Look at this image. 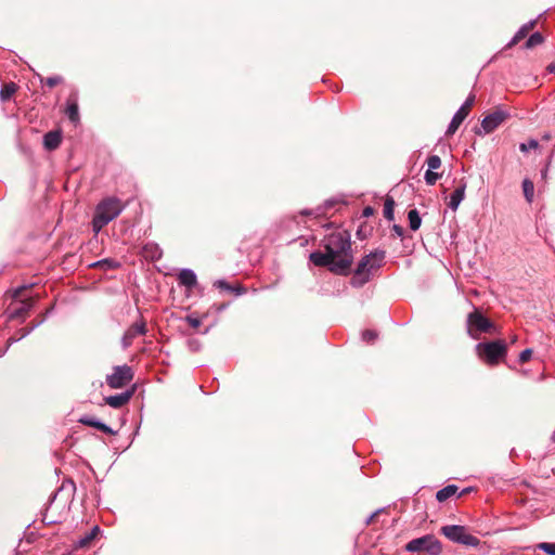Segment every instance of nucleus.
<instances>
[{"label":"nucleus","mask_w":555,"mask_h":555,"mask_svg":"<svg viewBox=\"0 0 555 555\" xmlns=\"http://www.w3.org/2000/svg\"><path fill=\"white\" fill-rule=\"evenodd\" d=\"M377 337L376 332L366 330L362 333V339L366 343H373Z\"/></svg>","instance_id":"33"},{"label":"nucleus","mask_w":555,"mask_h":555,"mask_svg":"<svg viewBox=\"0 0 555 555\" xmlns=\"http://www.w3.org/2000/svg\"><path fill=\"white\" fill-rule=\"evenodd\" d=\"M405 550L418 555H440L442 546L440 541L433 534H426L421 538L411 540Z\"/></svg>","instance_id":"5"},{"label":"nucleus","mask_w":555,"mask_h":555,"mask_svg":"<svg viewBox=\"0 0 555 555\" xmlns=\"http://www.w3.org/2000/svg\"><path fill=\"white\" fill-rule=\"evenodd\" d=\"M493 327V323L478 311L467 317V333L474 339H479L481 333H489Z\"/></svg>","instance_id":"7"},{"label":"nucleus","mask_w":555,"mask_h":555,"mask_svg":"<svg viewBox=\"0 0 555 555\" xmlns=\"http://www.w3.org/2000/svg\"><path fill=\"white\" fill-rule=\"evenodd\" d=\"M538 548L545 552L547 555H555V543L542 542L538 544Z\"/></svg>","instance_id":"32"},{"label":"nucleus","mask_w":555,"mask_h":555,"mask_svg":"<svg viewBox=\"0 0 555 555\" xmlns=\"http://www.w3.org/2000/svg\"><path fill=\"white\" fill-rule=\"evenodd\" d=\"M61 81H62V78H61L60 76L48 77V78L46 79V83H47V86H49L50 88L55 87V86H56V85H59Z\"/></svg>","instance_id":"36"},{"label":"nucleus","mask_w":555,"mask_h":555,"mask_svg":"<svg viewBox=\"0 0 555 555\" xmlns=\"http://www.w3.org/2000/svg\"><path fill=\"white\" fill-rule=\"evenodd\" d=\"M440 178L441 175L433 170H427L425 172V181L428 185H435Z\"/></svg>","instance_id":"30"},{"label":"nucleus","mask_w":555,"mask_h":555,"mask_svg":"<svg viewBox=\"0 0 555 555\" xmlns=\"http://www.w3.org/2000/svg\"><path fill=\"white\" fill-rule=\"evenodd\" d=\"M540 144L535 139H530L526 143L519 144V150L524 153L528 152L529 150H537L539 149Z\"/></svg>","instance_id":"29"},{"label":"nucleus","mask_w":555,"mask_h":555,"mask_svg":"<svg viewBox=\"0 0 555 555\" xmlns=\"http://www.w3.org/2000/svg\"><path fill=\"white\" fill-rule=\"evenodd\" d=\"M395 201L392 197L388 196L386 197L385 199V203H384V217L388 220V221H392L395 219Z\"/></svg>","instance_id":"22"},{"label":"nucleus","mask_w":555,"mask_h":555,"mask_svg":"<svg viewBox=\"0 0 555 555\" xmlns=\"http://www.w3.org/2000/svg\"><path fill=\"white\" fill-rule=\"evenodd\" d=\"M185 321H186V322H188V324H189L190 326H192L193 328H197V327H199V326H201V324H202V320H201L199 318H197V317H194V315H188V317L185 318Z\"/></svg>","instance_id":"34"},{"label":"nucleus","mask_w":555,"mask_h":555,"mask_svg":"<svg viewBox=\"0 0 555 555\" xmlns=\"http://www.w3.org/2000/svg\"><path fill=\"white\" fill-rule=\"evenodd\" d=\"M409 225L412 231H417L422 224V219L416 209H411L408 212Z\"/></svg>","instance_id":"21"},{"label":"nucleus","mask_w":555,"mask_h":555,"mask_svg":"<svg viewBox=\"0 0 555 555\" xmlns=\"http://www.w3.org/2000/svg\"><path fill=\"white\" fill-rule=\"evenodd\" d=\"M80 423L91 426V427H94L107 435L116 434L109 426H107L106 424L102 423L101 421H99L94 417L85 416V417L80 418Z\"/></svg>","instance_id":"18"},{"label":"nucleus","mask_w":555,"mask_h":555,"mask_svg":"<svg viewBox=\"0 0 555 555\" xmlns=\"http://www.w3.org/2000/svg\"><path fill=\"white\" fill-rule=\"evenodd\" d=\"M543 36L540 33H533L526 41V48L531 49L535 46H539L543 42Z\"/></svg>","instance_id":"27"},{"label":"nucleus","mask_w":555,"mask_h":555,"mask_svg":"<svg viewBox=\"0 0 555 555\" xmlns=\"http://www.w3.org/2000/svg\"><path fill=\"white\" fill-rule=\"evenodd\" d=\"M133 392L130 391V390H127L125 392H121V393H117V395H114V396H108L105 398V402L114 408V409H119L121 406H124L125 404H127L129 402V400L131 399Z\"/></svg>","instance_id":"12"},{"label":"nucleus","mask_w":555,"mask_h":555,"mask_svg":"<svg viewBox=\"0 0 555 555\" xmlns=\"http://www.w3.org/2000/svg\"><path fill=\"white\" fill-rule=\"evenodd\" d=\"M373 214V208L372 207H365L364 210H363V215L364 216H371Z\"/></svg>","instance_id":"39"},{"label":"nucleus","mask_w":555,"mask_h":555,"mask_svg":"<svg viewBox=\"0 0 555 555\" xmlns=\"http://www.w3.org/2000/svg\"><path fill=\"white\" fill-rule=\"evenodd\" d=\"M441 533L450 541L467 546H477L480 541L477 537L470 534L463 526L449 525L441 528Z\"/></svg>","instance_id":"6"},{"label":"nucleus","mask_w":555,"mask_h":555,"mask_svg":"<svg viewBox=\"0 0 555 555\" xmlns=\"http://www.w3.org/2000/svg\"><path fill=\"white\" fill-rule=\"evenodd\" d=\"M537 24V20L529 21L525 25H522L519 30L515 34L512 40L507 43L506 48H512L517 44L520 40H522L531 29L534 28Z\"/></svg>","instance_id":"14"},{"label":"nucleus","mask_w":555,"mask_h":555,"mask_svg":"<svg viewBox=\"0 0 555 555\" xmlns=\"http://www.w3.org/2000/svg\"><path fill=\"white\" fill-rule=\"evenodd\" d=\"M551 439L553 442H555V430L553 431Z\"/></svg>","instance_id":"42"},{"label":"nucleus","mask_w":555,"mask_h":555,"mask_svg":"<svg viewBox=\"0 0 555 555\" xmlns=\"http://www.w3.org/2000/svg\"><path fill=\"white\" fill-rule=\"evenodd\" d=\"M62 142V134L60 131H49L43 137V145L48 151L56 150Z\"/></svg>","instance_id":"15"},{"label":"nucleus","mask_w":555,"mask_h":555,"mask_svg":"<svg viewBox=\"0 0 555 555\" xmlns=\"http://www.w3.org/2000/svg\"><path fill=\"white\" fill-rule=\"evenodd\" d=\"M508 113L502 109L487 115L481 121V128L485 133L494 131L505 119L508 117Z\"/></svg>","instance_id":"10"},{"label":"nucleus","mask_w":555,"mask_h":555,"mask_svg":"<svg viewBox=\"0 0 555 555\" xmlns=\"http://www.w3.org/2000/svg\"><path fill=\"white\" fill-rule=\"evenodd\" d=\"M215 285L219 288H225V289H230V286L228 285L227 282L222 281V280H219L215 283Z\"/></svg>","instance_id":"38"},{"label":"nucleus","mask_w":555,"mask_h":555,"mask_svg":"<svg viewBox=\"0 0 555 555\" xmlns=\"http://www.w3.org/2000/svg\"><path fill=\"white\" fill-rule=\"evenodd\" d=\"M531 356H532V350L531 349L522 350L520 352V354H519V362L520 363H525V362L529 361Z\"/></svg>","instance_id":"35"},{"label":"nucleus","mask_w":555,"mask_h":555,"mask_svg":"<svg viewBox=\"0 0 555 555\" xmlns=\"http://www.w3.org/2000/svg\"><path fill=\"white\" fill-rule=\"evenodd\" d=\"M93 267H98L104 270H114L117 269L120 263L112 258H105L102 260H99L92 264Z\"/></svg>","instance_id":"24"},{"label":"nucleus","mask_w":555,"mask_h":555,"mask_svg":"<svg viewBox=\"0 0 555 555\" xmlns=\"http://www.w3.org/2000/svg\"><path fill=\"white\" fill-rule=\"evenodd\" d=\"M144 253L146 257L152 260H157L162 257V250L156 244H146L144 246Z\"/></svg>","instance_id":"25"},{"label":"nucleus","mask_w":555,"mask_h":555,"mask_svg":"<svg viewBox=\"0 0 555 555\" xmlns=\"http://www.w3.org/2000/svg\"><path fill=\"white\" fill-rule=\"evenodd\" d=\"M547 70L552 74H555V62L551 63L548 66H547Z\"/></svg>","instance_id":"40"},{"label":"nucleus","mask_w":555,"mask_h":555,"mask_svg":"<svg viewBox=\"0 0 555 555\" xmlns=\"http://www.w3.org/2000/svg\"><path fill=\"white\" fill-rule=\"evenodd\" d=\"M132 378V369L125 364L115 366L113 373L106 376V383L111 388L118 389L126 386Z\"/></svg>","instance_id":"8"},{"label":"nucleus","mask_w":555,"mask_h":555,"mask_svg":"<svg viewBox=\"0 0 555 555\" xmlns=\"http://www.w3.org/2000/svg\"><path fill=\"white\" fill-rule=\"evenodd\" d=\"M384 259V250H375L363 257L354 271L351 284L356 287H361L367 283L371 278V272L380 268Z\"/></svg>","instance_id":"3"},{"label":"nucleus","mask_w":555,"mask_h":555,"mask_svg":"<svg viewBox=\"0 0 555 555\" xmlns=\"http://www.w3.org/2000/svg\"><path fill=\"white\" fill-rule=\"evenodd\" d=\"M146 333V324L143 320L140 322L133 323L124 334L121 343L124 349H127L131 344L132 340L140 335H145Z\"/></svg>","instance_id":"11"},{"label":"nucleus","mask_w":555,"mask_h":555,"mask_svg":"<svg viewBox=\"0 0 555 555\" xmlns=\"http://www.w3.org/2000/svg\"><path fill=\"white\" fill-rule=\"evenodd\" d=\"M124 210V205L116 197H107L100 202L92 219V230L98 234L105 225L117 218Z\"/></svg>","instance_id":"2"},{"label":"nucleus","mask_w":555,"mask_h":555,"mask_svg":"<svg viewBox=\"0 0 555 555\" xmlns=\"http://www.w3.org/2000/svg\"><path fill=\"white\" fill-rule=\"evenodd\" d=\"M522 190H524V195L526 197V199L531 203L532 199H533V195H534V185H533V182L530 181L529 179H525L522 181Z\"/></svg>","instance_id":"26"},{"label":"nucleus","mask_w":555,"mask_h":555,"mask_svg":"<svg viewBox=\"0 0 555 555\" xmlns=\"http://www.w3.org/2000/svg\"><path fill=\"white\" fill-rule=\"evenodd\" d=\"M98 532H99V527L95 526L88 534H86V537H83L79 541L80 546L83 547V546L88 545L95 538Z\"/></svg>","instance_id":"31"},{"label":"nucleus","mask_w":555,"mask_h":555,"mask_svg":"<svg viewBox=\"0 0 555 555\" xmlns=\"http://www.w3.org/2000/svg\"><path fill=\"white\" fill-rule=\"evenodd\" d=\"M476 353L480 360L489 365H495L505 358L507 345L504 340L479 343L476 345Z\"/></svg>","instance_id":"4"},{"label":"nucleus","mask_w":555,"mask_h":555,"mask_svg":"<svg viewBox=\"0 0 555 555\" xmlns=\"http://www.w3.org/2000/svg\"><path fill=\"white\" fill-rule=\"evenodd\" d=\"M392 231L395 232V234H396L397 236H400V237H401V236H403V232H404V230H403V228H402L401 225H399V224H393V225H392Z\"/></svg>","instance_id":"37"},{"label":"nucleus","mask_w":555,"mask_h":555,"mask_svg":"<svg viewBox=\"0 0 555 555\" xmlns=\"http://www.w3.org/2000/svg\"><path fill=\"white\" fill-rule=\"evenodd\" d=\"M66 115L72 122L76 124L79 121L78 104L76 99H74V95H72L67 101Z\"/></svg>","instance_id":"19"},{"label":"nucleus","mask_w":555,"mask_h":555,"mask_svg":"<svg viewBox=\"0 0 555 555\" xmlns=\"http://www.w3.org/2000/svg\"><path fill=\"white\" fill-rule=\"evenodd\" d=\"M325 253L313 251L310 260L318 267H328L337 274H347L353 261L351 237L347 231H337L324 238Z\"/></svg>","instance_id":"1"},{"label":"nucleus","mask_w":555,"mask_h":555,"mask_svg":"<svg viewBox=\"0 0 555 555\" xmlns=\"http://www.w3.org/2000/svg\"><path fill=\"white\" fill-rule=\"evenodd\" d=\"M457 491V487L454 486V485H449L442 489H440L437 493H436V499L437 501L439 502H444L446 500H448L449 498H451L452 495H454Z\"/></svg>","instance_id":"20"},{"label":"nucleus","mask_w":555,"mask_h":555,"mask_svg":"<svg viewBox=\"0 0 555 555\" xmlns=\"http://www.w3.org/2000/svg\"><path fill=\"white\" fill-rule=\"evenodd\" d=\"M475 101V95L470 94L466 101L463 103V105L457 109V112L454 114L451 122L448 126L447 134L451 135L455 133V131L459 129L460 125L464 121V119L467 117L470 107L473 106Z\"/></svg>","instance_id":"9"},{"label":"nucleus","mask_w":555,"mask_h":555,"mask_svg":"<svg viewBox=\"0 0 555 555\" xmlns=\"http://www.w3.org/2000/svg\"><path fill=\"white\" fill-rule=\"evenodd\" d=\"M466 184L459 185L450 195L448 206L455 211L465 196Z\"/></svg>","instance_id":"16"},{"label":"nucleus","mask_w":555,"mask_h":555,"mask_svg":"<svg viewBox=\"0 0 555 555\" xmlns=\"http://www.w3.org/2000/svg\"><path fill=\"white\" fill-rule=\"evenodd\" d=\"M33 307V300H22L17 307L10 308V319L23 318Z\"/></svg>","instance_id":"17"},{"label":"nucleus","mask_w":555,"mask_h":555,"mask_svg":"<svg viewBox=\"0 0 555 555\" xmlns=\"http://www.w3.org/2000/svg\"><path fill=\"white\" fill-rule=\"evenodd\" d=\"M551 138H552V135H551V133H548V132H546V133H544V134L542 135V140H545V141L551 140Z\"/></svg>","instance_id":"41"},{"label":"nucleus","mask_w":555,"mask_h":555,"mask_svg":"<svg viewBox=\"0 0 555 555\" xmlns=\"http://www.w3.org/2000/svg\"><path fill=\"white\" fill-rule=\"evenodd\" d=\"M427 166H428L427 170L434 171L436 169H439L441 167V158L438 155H430L427 158Z\"/></svg>","instance_id":"28"},{"label":"nucleus","mask_w":555,"mask_h":555,"mask_svg":"<svg viewBox=\"0 0 555 555\" xmlns=\"http://www.w3.org/2000/svg\"><path fill=\"white\" fill-rule=\"evenodd\" d=\"M16 91V85L14 82L5 83L2 86L0 90V100L5 102L11 99V96Z\"/></svg>","instance_id":"23"},{"label":"nucleus","mask_w":555,"mask_h":555,"mask_svg":"<svg viewBox=\"0 0 555 555\" xmlns=\"http://www.w3.org/2000/svg\"><path fill=\"white\" fill-rule=\"evenodd\" d=\"M178 282L180 285L191 289L196 286L197 278L193 270L182 269L178 274Z\"/></svg>","instance_id":"13"}]
</instances>
